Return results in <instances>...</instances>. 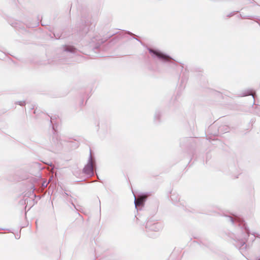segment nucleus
Returning a JSON list of instances; mask_svg holds the SVG:
<instances>
[{
  "mask_svg": "<svg viewBox=\"0 0 260 260\" xmlns=\"http://www.w3.org/2000/svg\"><path fill=\"white\" fill-rule=\"evenodd\" d=\"M150 52L153 53L155 54L158 58L164 60V61H169L171 59L170 56L158 51L153 50L152 49L149 50Z\"/></svg>",
  "mask_w": 260,
  "mask_h": 260,
  "instance_id": "1",
  "label": "nucleus"
},
{
  "mask_svg": "<svg viewBox=\"0 0 260 260\" xmlns=\"http://www.w3.org/2000/svg\"><path fill=\"white\" fill-rule=\"evenodd\" d=\"M146 196H141L138 198L137 199L135 200V206L136 207H139L142 206L144 204V201L146 199Z\"/></svg>",
  "mask_w": 260,
  "mask_h": 260,
  "instance_id": "2",
  "label": "nucleus"
}]
</instances>
